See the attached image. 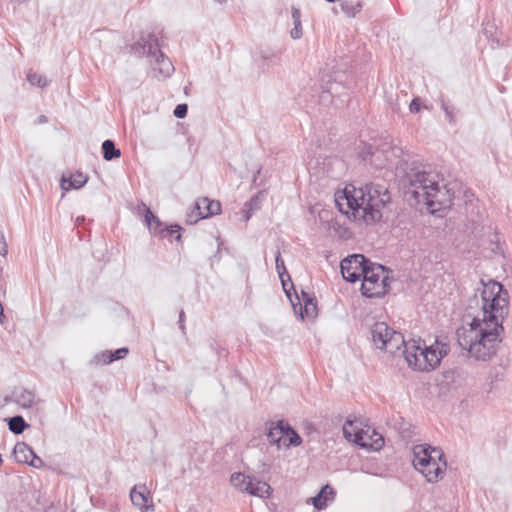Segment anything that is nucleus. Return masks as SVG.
Returning <instances> with one entry per match:
<instances>
[{"instance_id":"obj_1","label":"nucleus","mask_w":512,"mask_h":512,"mask_svg":"<svg viewBox=\"0 0 512 512\" xmlns=\"http://www.w3.org/2000/svg\"><path fill=\"white\" fill-rule=\"evenodd\" d=\"M482 318L475 317L469 327L457 330L461 349L477 361H489L503 340V321L509 314V294L503 285L490 280L481 291Z\"/></svg>"},{"instance_id":"obj_2","label":"nucleus","mask_w":512,"mask_h":512,"mask_svg":"<svg viewBox=\"0 0 512 512\" xmlns=\"http://www.w3.org/2000/svg\"><path fill=\"white\" fill-rule=\"evenodd\" d=\"M408 180V193L418 204L426 205L432 214H440L451 207L453 193L443 177L431 167L411 170Z\"/></svg>"},{"instance_id":"obj_3","label":"nucleus","mask_w":512,"mask_h":512,"mask_svg":"<svg viewBox=\"0 0 512 512\" xmlns=\"http://www.w3.org/2000/svg\"><path fill=\"white\" fill-rule=\"evenodd\" d=\"M344 199L350 210L362 216L367 224L375 223L382 218L381 209L390 202L388 189L379 184H365L356 189L348 187L344 190Z\"/></svg>"},{"instance_id":"obj_4","label":"nucleus","mask_w":512,"mask_h":512,"mask_svg":"<svg viewBox=\"0 0 512 512\" xmlns=\"http://www.w3.org/2000/svg\"><path fill=\"white\" fill-rule=\"evenodd\" d=\"M450 348L446 342L436 339L427 345L422 340H410L404 345L403 355L410 368L419 372L435 370Z\"/></svg>"},{"instance_id":"obj_5","label":"nucleus","mask_w":512,"mask_h":512,"mask_svg":"<svg viewBox=\"0 0 512 512\" xmlns=\"http://www.w3.org/2000/svg\"><path fill=\"white\" fill-rule=\"evenodd\" d=\"M131 49L139 55L149 57L153 72L162 77H169L174 66L168 57H166L158 48V40L154 34L142 35L140 39L131 46Z\"/></svg>"},{"instance_id":"obj_6","label":"nucleus","mask_w":512,"mask_h":512,"mask_svg":"<svg viewBox=\"0 0 512 512\" xmlns=\"http://www.w3.org/2000/svg\"><path fill=\"white\" fill-rule=\"evenodd\" d=\"M361 279L362 295L368 298L381 297L388 292V272L386 268L380 264L370 263Z\"/></svg>"},{"instance_id":"obj_7","label":"nucleus","mask_w":512,"mask_h":512,"mask_svg":"<svg viewBox=\"0 0 512 512\" xmlns=\"http://www.w3.org/2000/svg\"><path fill=\"white\" fill-rule=\"evenodd\" d=\"M371 337L376 348L391 354H395L406 343L403 335L390 328L385 322H376L372 326Z\"/></svg>"},{"instance_id":"obj_8","label":"nucleus","mask_w":512,"mask_h":512,"mask_svg":"<svg viewBox=\"0 0 512 512\" xmlns=\"http://www.w3.org/2000/svg\"><path fill=\"white\" fill-rule=\"evenodd\" d=\"M412 453V464L424 477H433L431 470L427 469V465L429 466L433 460L443 457L444 454L440 448L432 447L428 444L415 445Z\"/></svg>"},{"instance_id":"obj_9","label":"nucleus","mask_w":512,"mask_h":512,"mask_svg":"<svg viewBox=\"0 0 512 512\" xmlns=\"http://www.w3.org/2000/svg\"><path fill=\"white\" fill-rule=\"evenodd\" d=\"M370 261L361 254H353L344 258L340 263L343 278L351 283L361 280Z\"/></svg>"},{"instance_id":"obj_10","label":"nucleus","mask_w":512,"mask_h":512,"mask_svg":"<svg viewBox=\"0 0 512 512\" xmlns=\"http://www.w3.org/2000/svg\"><path fill=\"white\" fill-rule=\"evenodd\" d=\"M343 434L346 439L356 443L361 447L369 446L368 430L358 427L357 421L347 419L343 425Z\"/></svg>"},{"instance_id":"obj_11","label":"nucleus","mask_w":512,"mask_h":512,"mask_svg":"<svg viewBox=\"0 0 512 512\" xmlns=\"http://www.w3.org/2000/svg\"><path fill=\"white\" fill-rule=\"evenodd\" d=\"M130 499L133 505L142 512H147L150 508L153 509L152 500L145 485L134 486L130 491Z\"/></svg>"},{"instance_id":"obj_12","label":"nucleus","mask_w":512,"mask_h":512,"mask_svg":"<svg viewBox=\"0 0 512 512\" xmlns=\"http://www.w3.org/2000/svg\"><path fill=\"white\" fill-rule=\"evenodd\" d=\"M268 425V432L266 434L268 442L272 445H276L278 448L283 447L285 426L287 425V422L280 420L277 422H270Z\"/></svg>"},{"instance_id":"obj_13","label":"nucleus","mask_w":512,"mask_h":512,"mask_svg":"<svg viewBox=\"0 0 512 512\" xmlns=\"http://www.w3.org/2000/svg\"><path fill=\"white\" fill-rule=\"evenodd\" d=\"M300 305V315L302 318H314L317 315V303L315 299L309 294L301 291V299L296 296Z\"/></svg>"},{"instance_id":"obj_14","label":"nucleus","mask_w":512,"mask_h":512,"mask_svg":"<svg viewBox=\"0 0 512 512\" xmlns=\"http://www.w3.org/2000/svg\"><path fill=\"white\" fill-rule=\"evenodd\" d=\"M11 401L22 408H30L34 402L35 395L32 391L22 387L15 388L10 396Z\"/></svg>"},{"instance_id":"obj_15","label":"nucleus","mask_w":512,"mask_h":512,"mask_svg":"<svg viewBox=\"0 0 512 512\" xmlns=\"http://www.w3.org/2000/svg\"><path fill=\"white\" fill-rule=\"evenodd\" d=\"M202 205H207L208 210L199 212V219H204V218L211 217L213 215H217L221 211L220 202L215 201V200H210L206 197L200 198L196 201L195 209L202 208Z\"/></svg>"},{"instance_id":"obj_16","label":"nucleus","mask_w":512,"mask_h":512,"mask_svg":"<svg viewBox=\"0 0 512 512\" xmlns=\"http://www.w3.org/2000/svg\"><path fill=\"white\" fill-rule=\"evenodd\" d=\"M447 463L445 457L437 458L430 462L429 466L427 465V469L431 470L433 477H425V479L430 483H436L440 479L443 478L446 471Z\"/></svg>"},{"instance_id":"obj_17","label":"nucleus","mask_w":512,"mask_h":512,"mask_svg":"<svg viewBox=\"0 0 512 512\" xmlns=\"http://www.w3.org/2000/svg\"><path fill=\"white\" fill-rule=\"evenodd\" d=\"M334 495V490L329 485H326L321 488L316 496L311 498V502L317 510H322L327 506L329 500H333Z\"/></svg>"},{"instance_id":"obj_18","label":"nucleus","mask_w":512,"mask_h":512,"mask_svg":"<svg viewBox=\"0 0 512 512\" xmlns=\"http://www.w3.org/2000/svg\"><path fill=\"white\" fill-rule=\"evenodd\" d=\"M128 354V348H119L114 352L104 351L100 354H97L94 358V361L97 364H109L113 361L123 359Z\"/></svg>"},{"instance_id":"obj_19","label":"nucleus","mask_w":512,"mask_h":512,"mask_svg":"<svg viewBox=\"0 0 512 512\" xmlns=\"http://www.w3.org/2000/svg\"><path fill=\"white\" fill-rule=\"evenodd\" d=\"M249 486L248 490H245L244 493L260 498H267L270 495L271 487L266 482L252 478L249 482Z\"/></svg>"},{"instance_id":"obj_20","label":"nucleus","mask_w":512,"mask_h":512,"mask_svg":"<svg viewBox=\"0 0 512 512\" xmlns=\"http://www.w3.org/2000/svg\"><path fill=\"white\" fill-rule=\"evenodd\" d=\"M145 222L151 233L154 235H159L161 238H165V235H163L165 226L148 208L146 209L145 213Z\"/></svg>"},{"instance_id":"obj_21","label":"nucleus","mask_w":512,"mask_h":512,"mask_svg":"<svg viewBox=\"0 0 512 512\" xmlns=\"http://www.w3.org/2000/svg\"><path fill=\"white\" fill-rule=\"evenodd\" d=\"M87 180H88V178L86 175H84L83 173L77 172V173L71 175V177L69 179L62 177L61 187L64 190H69L71 188L78 189V188H81L82 186H84L86 184Z\"/></svg>"},{"instance_id":"obj_22","label":"nucleus","mask_w":512,"mask_h":512,"mask_svg":"<svg viewBox=\"0 0 512 512\" xmlns=\"http://www.w3.org/2000/svg\"><path fill=\"white\" fill-rule=\"evenodd\" d=\"M390 149H392L391 142L388 141V138H385L381 144L377 145V148L370 144L367 148L362 149L360 155L364 160H367L369 157L376 156L377 152L386 154Z\"/></svg>"},{"instance_id":"obj_23","label":"nucleus","mask_w":512,"mask_h":512,"mask_svg":"<svg viewBox=\"0 0 512 512\" xmlns=\"http://www.w3.org/2000/svg\"><path fill=\"white\" fill-rule=\"evenodd\" d=\"M14 456L17 462L27 464L31 457L34 456V451L24 442L17 443L14 447Z\"/></svg>"},{"instance_id":"obj_24","label":"nucleus","mask_w":512,"mask_h":512,"mask_svg":"<svg viewBox=\"0 0 512 512\" xmlns=\"http://www.w3.org/2000/svg\"><path fill=\"white\" fill-rule=\"evenodd\" d=\"M342 12L349 18H354L363 8L362 0H342Z\"/></svg>"},{"instance_id":"obj_25","label":"nucleus","mask_w":512,"mask_h":512,"mask_svg":"<svg viewBox=\"0 0 512 512\" xmlns=\"http://www.w3.org/2000/svg\"><path fill=\"white\" fill-rule=\"evenodd\" d=\"M275 264H276V271H277V273H278V275H279V277L281 279L283 289L285 290L287 296L289 298H291V294L288 291V289L286 288L287 284H286V281L284 280V275H286L289 280H290V277L287 274L286 267H285V264H284V260L282 259L279 250H277V252H276ZM290 301H291L292 305L295 307V303L293 302V300L290 299Z\"/></svg>"},{"instance_id":"obj_26","label":"nucleus","mask_w":512,"mask_h":512,"mask_svg":"<svg viewBox=\"0 0 512 512\" xmlns=\"http://www.w3.org/2000/svg\"><path fill=\"white\" fill-rule=\"evenodd\" d=\"M291 16L294 27L290 31V35L293 39H300L302 37V24H301V11L299 8L292 6Z\"/></svg>"},{"instance_id":"obj_27","label":"nucleus","mask_w":512,"mask_h":512,"mask_svg":"<svg viewBox=\"0 0 512 512\" xmlns=\"http://www.w3.org/2000/svg\"><path fill=\"white\" fill-rule=\"evenodd\" d=\"M265 196L264 191L258 192L248 202L244 204L245 220H249L254 211L260 209V200Z\"/></svg>"},{"instance_id":"obj_28","label":"nucleus","mask_w":512,"mask_h":512,"mask_svg":"<svg viewBox=\"0 0 512 512\" xmlns=\"http://www.w3.org/2000/svg\"><path fill=\"white\" fill-rule=\"evenodd\" d=\"M302 439L299 434L287 423L285 426V438L283 440V447L290 448L291 446H299Z\"/></svg>"},{"instance_id":"obj_29","label":"nucleus","mask_w":512,"mask_h":512,"mask_svg":"<svg viewBox=\"0 0 512 512\" xmlns=\"http://www.w3.org/2000/svg\"><path fill=\"white\" fill-rule=\"evenodd\" d=\"M252 477L246 476L245 474L241 472L233 473L231 475L230 481L231 484L238 489L241 492H245V490H248L249 482L251 481Z\"/></svg>"},{"instance_id":"obj_30","label":"nucleus","mask_w":512,"mask_h":512,"mask_svg":"<svg viewBox=\"0 0 512 512\" xmlns=\"http://www.w3.org/2000/svg\"><path fill=\"white\" fill-rule=\"evenodd\" d=\"M102 152H103V157L105 160L107 161H111L115 158H118L120 157L121 155V152L119 149H117L115 147V144L112 140H105L103 143H102Z\"/></svg>"},{"instance_id":"obj_31","label":"nucleus","mask_w":512,"mask_h":512,"mask_svg":"<svg viewBox=\"0 0 512 512\" xmlns=\"http://www.w3.org/2000/svg\"><path fill=\"white\" fill-rule=\"evenodd\" d=\"M9 430L14 434H21L28 426L22 416H14L8 421Z\"/></svg>"},{"instance_id":"obj_32","label":"nucleus","mask_w":512,"mask_h":512,"mask_svg":"<svg viewBox=\"0 0 512 512\" xmlns=\"http://www.w3.org/2000/svg\"><path fill=\"white\" fill-rule=\"evenodd\" d=\"M27 80L31 85L37 86L40 88H44L48 85V81L45 76L38 74L36 72H32V71L28 72Z\"/></svg>"},{"instance_id":"obj_33","label":"nucleus","mask_w":512,"mask_h":512,"mask_svg":"<svg viewBox=\"0 0 512 512\" xmlns=\"http://www.w3.org/2000/svg\"><path fill=\"white\" fill-rule=\"evenodd\" d=\"M181 227L179 225H171V226H165L164 234L165 238L168 236L173 237L175 235V239L179 240L181 238L180 234Z\"/></svg>"},{"instance_id":"obj_34","label":"nucleus","mask_w":512,"mask_h":512,"mask_svg":"<svg viewBox=\"0 0 512 512\" xmlns=\"http://www.w3.org/2000/svg\"><path fill=\"white\" fill-rule=\"evenodd\" d=\"M441 108L442 110L444 111L445 115H446V118L447 120L451 123V124H454L455 123V118H454V107L448 105L444 100H441Z\"/></svg>"},{"instance_id":"obj_35","label":"nucleus","mask_w":512,"mask_h":512,"mask_svg":"<svg viewBox=\"0 0 512 512\" xmlns=\"http://www.w3.org/2000/svg\"><path fill=\"white\" fill-rule=\"evenodd\" d=\"M187 111H188V106L187 104H178L175 109H174V116L176 118H184L187 114Z\"/></svg>"},{"instance_id":"obj_36","label":"nucleus","mask_w":512,"mask_h":512,"mask_svg":"<svg viewBox=\"0 0 512 512\" xmlns=\"http://www.w3.org/2000/svg\"><path fill=\"white\" fill-rule=\"evenodd\" d=\"M27 464L34 468H41L44 466L43 460L39 456H37L35 453H34V456L31 457V459L28 461Z\"/></svg>"},{"instance_id":"obj_37","label":"nucleus","mask_w":512,"mask_h":512,"mask_svg":"<svg viewBox=\"0 0 512 512\" xmlns=\"http://www.w3.org/2000/svg\"><path fill=\"white\" fill-rule=\"evenodd\" d=\"M409 110L411 113H418L420 111V102L418 98H414L409 105Z\"/></svg>"},{"instance_id":"obj_38","label":"nucleus","mask_w":512,"mask_h":512,"mask_svg":"<svg viewBox=\"0 0 512 512\" xmlns=\"http://www.w3.org/2000/svg\"><path fill=\"white\" fill-rule=\"evenodd\" d=\"M8 253L7 244L5 242L4 236L1 235V241H0V254L5 256Z\"/></svg>"},{"instance_id":"obj_39","label":"nucleus","mask_w":512,"mask_h":512,"mask_svg":"<svg viewBox=\"0 0 512 512\" xmlns=\"http://www.w3.org/2000/svg\"><path fill=\"white\" fill-rule=\"evenodd\" d=\"M184 321H185V313L183 310L180 311L179 313V328L181 329L182 332L185 331V324H184Z\"/></svg>"},{"instance_id":"obj_40","label":"nucleus","mask_w":512,"mask_h":512,"mask_svg":"<svg viewBox=\"0 0 512 512\" xmlns=\"http://www.w3.org/2000/svg\"><path fill=\"white\" fill-rule=\"evenodd\" d=\"M85 220L84 216H78L75 220L76 224L79 225Z\"/></svg>"},{"instance_id":"obj_41","label":"nucleus","mask_w":512,"mask_h":512,"mask_svg":"<svg viewBox=\"0 0 512 512\" xmlns=\"http://www.w3.org/2000/svg\"><path fill=\"white\" fill-rule=\"evenodd\" d=\"M2 318H5L4 314H3V306L2 304L0 303V322H3Z\"/></svg>"},{"instance_id":"obj_42","label":"nucleus","mask_w":512,"mask_h":512,"mask_svg":"<svg viewBox=\"0 0 512 512\" xmlns=\"http://www.w3.org/2000/svg\"><path fill=\"white\" fill-rule=\"evenodd\" d=\"M196 210H197V212L199 213V212H201V211H207V210H208V208H207V205H202V208H200V209H196Z\"/></svg>"},{"instance_id":"obj_43","label":"nucleus","mask_w":512,"mask_h":512,"mask_svg":"<svg viewBox=\"0 0 512 512\" xmlns=\"http://www.w3.org/2000/svg\"><path fill=\"white\" fill-rule=\"evenodd\" d=\"M45 122H47L46 117H45V116H41V117L39 118V123H45Z\"/></svg>"},{"instance_id":"obj_44","label":"nucleus","mask_w":512,"mask_h":512,"mask_svg":"<svg viewBox=\"0 0 512 512\" xmlns=\"http://www.w3.org/2000/svg\"><path fill=\"white\" fill-rule=\"evenodd\" d=\"M260 172H261V169L259 168V169L257 170L256 174H255V175H254V177H253V182H255V181H256L257 176L260 174Z\"/></svg>"},{"instance_id":"obj_45","label":"nucleus","mask_w":512,"mask_h":512,"mask_svg":"<svg viewBox=\"0 0 512 512\" xmlns=\"http://www.w3.org/2000/svg\"><path fill=\"white\" fill-rule=\"evenodd\" d=\"M326 1H327V2H329V3H334V2H336L337 0H326Z\"/></svg>"}]
</instances>
